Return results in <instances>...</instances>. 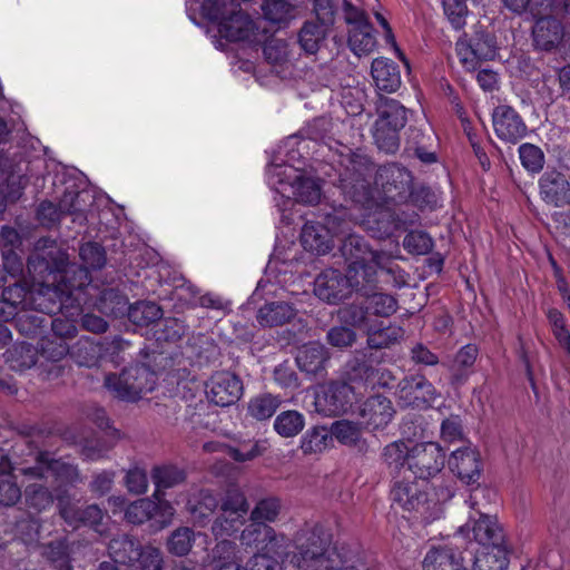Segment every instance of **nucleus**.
Here are the masks:
<instances>
[{"instance_id":"nucleus-43","label":"nucleus","mask_w":570,"mask_h":570,"mask_svg":"<svg viewBox=\"0 0 570 570\" xmlns=\"http://www.w3.org/2000/svg\"><path fill=\"white\" fill-rule=\"evenodd\" d=\"M279 396L269 393L252 397L247 405L248 415L257 421H265L272 417L281 406Z\"/></svg>"},{"instance_id":"nucleus-59","label":"nucleus","mask_w":570,"mask_h":570,"mask_svg":"<svg viewBox=\"0 0 570 570\" xmlns=\"http://www.w3.org/2000/svg\"><path fill=\"white\" fill-rule=\"evenodd\" d=\"M367 309L370 313L381 317H389L397 309V301L394 296L384 293L367 295Z\"/></svg>"},{"instance_id":"nucleus-53","label":"nucleus","mask_w":570,"mask_h":570,"mask_svg":"<svg viewBox=\"0 0 570 570\" xmlns=\"http://www.w3.org/2000/svg\"><path fill=\"white\" fill-rule=\"evenodd\" d=\"M155 509V500L153 498L138 499L126 508L125 519L132 524H142L146 521L153 520Z\"/></svg>"},{"instance_id":"nucleus-5","label":"nucleus","mask_w":570,"mask_h":570,"mask_svg":"<svg viewBox=\"0 0 570 570\" xmlns=\"http://www.w3.org/2000/svg\"><path fill=\"white\" fill-rule=\"evenodd\" d=\"M488 489H475L466 503L474 511L469 515L464 525L460 527L459 532L466 539L473 540L483 549L490 547H500L505 544V535L501 524L494 515L481 511L478 497L489 493Z\"/></svg>"},{"instance_id":"nucleus-25","label":"nucleus","mask_w":570,"mask_h":570,"mask_svg":"<svg viewBox=\"0 0 570 570\" xmlns=\"http://www.w3.org/2000/svg\"><path fill=\"white\" fill-rule=\"evenodd\" d=\"M543 200L554 206H563L570 202V185L566 176L558 171H548L540 179Z\"/></svg>"},{"instance_id":"nucleus-42","label":"nucleus","mask_w":570,"mask_h":570,"mask_svg":"<svg viewBox=\"0 0 570 570\" xmlns=\"http://www.w3.org/2000/svg\"><path fill=\"white\" fill-rule=\"evenodd\" d=\"M35 480V482L26 485L24 499L29 509L36 512H42L51 508L55 498L48 487Z\"/></svg>"},{"instance_id":"nucleus-46","label":"nucleus","mask_w":570,"mask_h":570,"mask_svg":"<svg viewBox=\"0 0 570 570\" xmlns=\"http://www.w3.org/2000/svg\"><path fill=\"white\" fill-rule=\"evenodd\" d=\"M377 272L381 271L382 275L385 276L384 282L392 287H403L407 279L405 272L393 262L391 255L385 252H381L374 262Z\"/></svg>"},{"instance_id":"nucleus-58","label":"nucleus","mask_w":570,"mask_h":570,"mask_svg":"<svg viewBox=\"0 0 570 570\" xmlns=\"http://www.w3.org/2000/svg\"><path fill=\"white\" fill-rule=\"evenodd\" d=\"M9 361L11 368L24 371L36 365L37 352L30 344L21 343L10 351Z\"/></svg>"},{"instance_id":"nucleus-52","label":"nucleus","mask_w":570,"mask_h":570,"mask_svg":"<svg viewBox=\"0 0 570 570\" xmlns=\"http://www.w3.org/2000/svg\"><path fill=\"white\" fill-rule=\"evenodd\" d=\"M39 312L32 309H23L17 313V327L20 333L27 336H33L47 327L49 324V316H45Z\"/></svg>"},{"instance_id":"nucleus-45","label":"nucleus","mask_w":570,"mask_h":570,"mask_svg":"<svg viewBox=\"0 0 570 570\" xmlns=\"http://www.w3.org/2000/svg\"><path fill=\"white\" fill-rule=\"evenodd\" d=\"M293 195L296 202L314 205L322 196L320 181L312 177L297 176L292 184Z\"/></svg>"},{"instance_id":"nucleus-27","label":"nucleus","mask_w":570,"mask_h":570,"mask_svg":"<svg viewBox=\"0 0 570 570\" xmlns=\"http://www.w3.org/2000/svg\"><path fill=\"white\" fill-rule=\"evenodd\" d=\"M371 73L379 91L392 94L401 87L402 81L399 67L390 59H374Z\"/></svg>"},{"instance_id":"nucleus-40","label":"nucleus","mask_w":570,"mask_h":570,"mask_svg":"<svg viewBox=\"0 0 570 570\" xmlns=\"http://www.w3.org/2000/svg\"><path fill=\"white\" fill-rule=\"evenodd\" d=\"M348 46L358 57L370 55L376 47L371 24L348 29Z\"/></svg>"},{"instance_id":"nucleus-20","label":"nucleus","mask_w":570,"mask_h":570,"mask_svg":"<svg viewBox=\"0 0 570 570\" xmlns=\"http://www.w3.org/2000/svg\"><path fill=\"white\" fill-rule=\"evenodd\" d=\"M328 360L327 348L320 343L304 345L296 355L298 368L311 379H322L325 376Z\"/></svg>"},{"instance_id":"nucleus-61","label":"nucleus","mask_w":570,"mask_h":570,"mask_svg":"<svg viewBox=\"0 0 570 570\" xmlns=\"http://www.w3.org/2000/svg\"><path fill=\"white\" fill-rule=\"evenodd\" d=\"M43 554L55 568L70 570L68 544L65 541L49 543Z\"/></svg>"},{"instance_id":"nucleus-30","label":"nucleus","mask_w":570,"mask_h":570,"mask_svg":"<svg viewBox=\"0 0 570 570\" xmlns=\"http://www.w3.org/2000/svg\"><path fill=\"white\" fill-rule=\"evenodd\" d=\"M29 299H30V284L26 281L22 283H14L13 285L7 286L2 292V302H0V311H3L4 305H8L11 311L7 316H3L4 321H8L10 317H14L18 312L16 309L20 308L29 309Z\"/></svg>"},{"instance_id":"nucleus-24","label":"nucleus","mask_w":570,"mask_h":570,"mask_svg":"<svg viewBox=\"0 0 570 570\" xmlns=\"http://www.w3.org/2000/svg\"><path fill=\"white\" fill-rule=\"evenodd\" d=\"M532 37L537 48L550 51L561 43L564 28L561 21L553 17H541L532 28Z\"/></svg>"},{"instance_id":"nucleus-22","label":"nucleus","mask_w":570,"mask_h":570,"mask_svg":"<svg viewBox=\"0 0 570 570\" xmlns=\"http://www.w3.org/2000/svg\"><path fill=\"white\" fill-rule=\"evenodd\" d=\"M423 570H466L462 553L451 546H433L422 561Z\"/></svg>"},{"instance_id":"nucleus-47","label":"nucleus","mask_w":570,"mask_h":570,"mask_svg":"<svg viewBox=\"0 0 570 570\" xmlns=\"http://www.w3.org/2000/svg\"><path fill=\"white\" fill-rule=\"evenodd\" d=\"M304 426V415L295 410L281 412L274 421V430L283 438L297 435Z\"/></svg>"},{"instance_id":"nucleus-33","label":"nucleus","mask_w":570,"mask_h":570,"mask_svg":"<svg viewBox=\"0 0 570 570\" xmlns=\"http://www.w3.org/2000/svg\"><path fill=\"white\" fill-rule=\"evenodd\" d=\"M70 356L79 366L91 367L102 356V346L90 337L82 336L70 347Z\"/></svg>"},{"instance_id":"nucleus-7","label":"nucleus","mask_w":570,"mask_h":570,"mask_svg":"<svg viewBox=\"0 0 570 570\" xmlns=\"http://www.w3.org/2000/svg\"><path fill=\"white\" fill-rule=\"evenodd\" d=\"M249 504L245 493L238 488L228 489L220 501V513L215 519L212 531L215 537H230L245 523Z\"/></svg>"},{"instance_id":"nucleus-16","label":"nucleus","mask_w":570,"mask_h":570,"mask_svg":"<svg viewBox=\"0 0 570 570\" xmlns=\"http://www.w3.org/2000/svg\"><path fill=\"white\" fill-rule=\"evenodd\" d=\"M314 293L330 304H336L351 295L345 274L334 268L325 269L316 277Z\"/></svg>"},{"instance_id":"nucleus-37","label":"nucleus","mask_w":570,"mask_h":570,"mask_svg":"<svg viewBox=\"0 0 570 570\" xmlns=\"http://www.w3.org/2000/svg\"><path fill=\"white\" fill-rule=\"evenodd\" d=\"M367 345L370 348L381 350L390 347L392 344L399 342L403 335V327L390 324L385 327H372L366 328Z\"/></svg>"},{"instance_id":"nucleus-34","label":"nucleus","mask_w":570,"mask_h":570,"mask_svg":"<svg viewBox=\"0 0 570 570\" xmlns=\"http://www.w3.org/2000/svg\"><path fill=\"white\" fill-rule=\"evenodd\" d=\"M377 119L384 120L390 127L403 129L407 122V110L395 99L380 97L377 104Z\"/></svg>"},{"instance_id":"nucleus-55","label":"nucleus","mask_w":570,"mask_h":570,"mask_svg":"<svg viewBox=\"0 0 570 570\" xmlns=\"http://www.w3.org/2000/svg\"><path fill=\"white\" fill-rule=\"evenodd\" d=\"M271 525L264 524L263 522L250 521L247 524L239 535V541L242 546L246 548H254L257 550H262L264 542H266V535L272 533L269 531Z\"/></svg>"},{"instance_id":"nucleus-57","label":"nucleus","mask_w":570,"mask_h":570,"mask_svg":"<svg viewBox=\"0 0 570 570\" xmlns=\"http://www.w3.org/2000/svg\"><path fill=\"white\" fill-rule=\"evenodd\" d=\"M263 53L266 61L274 66L287 62L291 57L288 42L285 39L274 37L265 41Z\"/></svg>"},{"instance_id":"nucleus-19","label":"nucleus","mask_w":570,"mask_h":570,"mask_svg":"<svg viewBox=\"0 0 570 570\" xmlns=\"http://www.w3.org/2000/svg\"><path fill=\"white\" fill-rule=\"evenodd\" d=\"M127 385V393L122 395L128 402L141 399L142 394L154 391L157 382L156 373L145 364H136L124 370V379Z\"/></svg>"},{"instance_id":"nucleus-62","label":"nucleus","mask_w":570,"mask_h":570,"mask_svg":"<svg viewBox=\"0 0 570 570\" xmlns=\"http://www.w3.org/2000/svg\"><path fill=\"white\" fill-rule=\"evenodd\" d=\"M410 449L402 441H395L387 444L382 453L384 462L394 469L403 468L407 465V453Z\"/></svg>"},{"instance_id":"nucleus-54","label":"nucleus","mask_w":570,"mask_h":570,"mask_svg":"<svg viewBox=\"0 0 570 570\" xmlns=\"http://www.w3.org/2000/svg\"><path fill=\"white\" fill-rule=\"evenodd\" d=\"M327 28L321 23L306 22L299 32V43L308 53H315L322 40H324Z\"/></svg>"},{"instance_id":"nucleus-13","label":"nucleus","mask_w":570,"mask_h":570,"mask_svg":"<svg viewBox=\"0 0 570 570\" xmlns=\"http://www.w3.org/2000/svg\"><path fill=\"white\" fill-rule=\"evenodd\" d=\"M22 473L32 480H43L50 474L68 484H75L82 480L76 465L55 460L50 458L49 453H40L36 465L23 469Z\"/></svg>"},{"instance_id":"nucleus-35","label":"nucleus","mask_w":570,"mask_h":570,"mask_svg":"<svg viewBox=\"0 0 570 570\" xmlns=\"http://www.w3.org/2000/svg\"><path fill=\"white\" fill-rule=\"evenodd\" d=\"M11 463L7 458L0 462V504L6 507L14 505L21 498V490L14 481Z\"/></svg>"},{"instance_id":"nucleus-2","label":"nucleus","mask_w":570,"mask_h":570,"mask_svg":"<svg viewBox=\"0 0 570 570\" xmlns=\"http://www.w3.org/2000/svg\"><path fill=\"white\" fill-rule=\"evenodd\" d=\"M338 187L345 198L360 204L367 212L362 217L363 227L376 238H386L392 235L395 223L390 209L374 205L371 178L374 165L361 150L347 149L341 154Z\"/></svg>"},{"instance_id":"nucleus-60","label":"nucleus","mask_w":570,"mask_h":570,"mask_svg":"<svg viewBox=\"0 0 570 570\" xmlns=\"http://www.w3.org/2000/svg\"><path fill=\"white\" fill-rule=\"evenodd\" d=\"M403 247L414 255H425L433 248V240L425 232H410L403 239Z\"/></svg>"},{"instance_id":"nucleus-6","label":"nucleus","mask_w":570,"mask_h":570,"mask_svg":"<svg viewBox=\"0 0 570 570\" xmlns=\"http://www.w3.org/2000/svg\"><path fill=\"white\" fill-rule=\"evenodd\" d=\"M108 551L115 563L126 566L128 570H163L161 551L154 546H141L132 535L111 539Z\"/></svg>"},{"instance_id":"nucleus-51","label":"nucleus","mask_w":570,"mask_h":570,"mask_svg":"<svg viewBox=\"0 0 570 570\" xmlns=\"http://www.w3.org/2000/svg\"><path fill=\"white\" fill-rule=\"evenodd\" d=\"M79 256L81 258V262L83 264L82 266H78L73 264L77 268H81L87 273V277H89L88 269H99L105 266L106 264V252L104 247L97 243H86L83 244L79 249ZM70 265H72L69 262ZM90 282V278L86 282L88 284Z\"/></svg>"},{"instance_id":"nucleus-38","label":"nucleus","mask_w":570,"mask_h":570,"mask_svg":"<svg viewBox=\"0 0 570 570\" xmlns=\"http://www.w3.org/2000/svg\"><path fill=\"white\" fill-rule=\"evenodd\" d=\"M200 537L205 540L207 538L206 534L196 533L191 528L179 527L168 537L167 549L171 554L177 557L187 556L196 539Z\"/></svg>"},{"instance_id":"nucleus-56","label":"nucleus","mask_w":570,"mask_h":570,"mask_svg":"<svg viewBox=\"0 0 570 570\" xmlns=\"http://www.w3.org/2000/svg\"><path fill=\"white\" fill-rule=\"evenodd\" d=\"M187 505L191 515L200 520L214 513L218 501L209 490H200L195 499L188 501Z\"/></svg>"},{"instance_id":"nucleus-21","label":"nucleus","mask_w":570,"mask_h":570,"mask_svg":"<svg viewBox=\"0 0 570 570\" xmlns=\"http://www.w3.org/2000/svg\"><path fill=\"white\" fill-rule=\"evenodd\" d=\"M450 469L466 484L475 483L481 475L480 454L475 449L463 448L452 452Z\"/></svg>"},{"instance_id":"nucleus-32","label":"nucleus","mask_w":570,"mask_h":570,"mask_svg":"<svg viewBox=\"0 0 570 570\" xmlns=\"http://www.w3.org/2000/svg\"><path fill=\"white\" fill-rule=\"evenodd\" d=\"M295 316L292 305L285 302H272L263 305L257 312V322L262 326H281Z\"/></svg>"},{"instance_id":"nucleus-26","label":"nucleus","mask_w":570,"mask_h":570,"mask_svg":"<svg viewBox=\"0 0 570 570\" xmlns=\"http://www.w3.org/2000/svg\"><path fill=\"white\" fill-rule=\"evenodd\" d=\"M345 278L351 294L360 292L370 295L377 285V269L373 263L348 264Z\"/></svg>"},{"instance_id":"nucleus-49","label":"nucleus","mask_w":570,"mask_h":570,"mask_svg":"<svg viewBox=\"0 0 570 570\" xmlns=\"http://www.w3.org/2000/svg\"><path fill=\"white\" fill-rule=\"evenodd\" d=\"M282 511V501L277 497H267L256 502L249 520L271 524L277 521Z\"/></svg>"},{"instance_id":"nucleus-48","label":"nucleus","mask_w":570,"mask_h":570,"mask_svg":"<svg viewBox=\"0 0 570 570\" xmlns=\"http://www.w3.org/2000/svg\"><path fill=\"white\" fill-rule=\"evenodd\" d=\"M331 441L332 435L325 426H314L302 436L301 450L306 455L322 453Z\"/></svg>"},{"instance_id":"nucleus-11","label":"nucleus","mask_w":570,"mask_h":570,"mask_svg":"<svg viewBox=\"0 0 570 570\" xmlns=\"http://www.w3.org/2000/svg\"><path fill=\"white\" fill-rule=\"evenodd\" d=\"M397 402L403 407L428 409L439 394L431 382L422 375L403 379L397 384Z\"/></svg>"},{"instance_id":"nucleus-39","label":"nucleus","mask_w":570,"mask_h":570,"mask_svg":"<svg viewBox=\"0 0 570 570\" xmlns=\"http://www.w3.org/2000/svg\"><path fill=\"white\" fill-rule=\"evenodd\" d=\"M262 10L268 21L279 26H286L297 17L296 7L286 0H265Z\"/></svg>"},{"instance_id":"nucleus-8","label":"nucleus","mask_w":570,"mask_h":570,"mask_svg":"<svg viewBox=\"0 0 570 570\" xmlns=\"http://www.w3.org/2000/svg\"><path fill=\"white\" fill-rule=\"evenodd\" d=\"M455 51L463 68L475 71L482 61L494 58L497 46L491 35L476 29L473 35L464 33L459 38Z\"/></svg>"},{"instance_id":"nucleus-50","label":"nucleus","mask_w":570,"mask_h":570,"mask_svg":"<svg viewBox=\"0 0 570 570\" xmlns=\"http://www.w3.org/2000/svg\"><path fill=\"white\" fill-rule=\"evenodd\" d=\"M129 320L139 326H147L163 316V309L154 302H137L127 308Z\"/></svg>"},{"instance_id":"nucleus-10","label":"nucleus","mask_w":570,"mask_h":570,"mask_svg":"<svg viewBox=\"0 0 570 570\" xmlns=\"http://www.w3.org/2000/svg\"><path fill=\"white\" fill-rule=\"evenodd\" d=\"M444 464L445 452L435 442L414 444L407 453V470L422 481L435 478Z\"/></svg>"},{"instance_id":"nucleus-64","label":"nucleus","mask_w":570,"mask_h":570,"mask_svg":"<svg viewBox=\"0 0 570 570\" xmlns=\"http://www.w3.org/2000/svg\"><path fill=\"white\" fill-rule=\"evenodd\" d=\"M548 320L552 325V332L557 341L563 345L570 355V333L566 327L564 316L558 309H549Z\"/></svg>"},{"instance_id":"nucleus-29","label":"nucleus","mask_w":570,"mask_h":570,"mask_svg":"<svg viewBox=\"0 0 570 570\" xmlns=\"http://www.w3.org/2000/svg\"><path fill=\"white\" fill-rule=\"evenodd\" d=\"M478 356L475 345L466 344L461 347L454 356L449 370L451 372V382L456 385L463 384L470 374Z\"/></svg>"},{"instance_id":"nucleus-41","label":"nucleus","mask_w":570,"mask_h":570,"mask_svg":"<svg viewBox=\"0 0 570 570\" xmlns=\"http://www.w3.org/2000/svg\"><path fill=\"white\" fill-rule=\"evenodd\" d=\"M396 127H390L384 120L376 119L373 128V138L377 148L386 154H394L400 148V131Z\"/></svg>"},{"instance_id":"nucleus-15","label":"nucleus","mask_w":570,"mask_h":570,"mask_svg":"<svg viewBox=\"0 0 570 570\" xmlns=\"http://www.w3.org/2000/svg\"><path fill=\"white\" fill-rule=\"evenodd\" d=\"M243 382L230 372L215 373L207 384V396L218 406L235 404L243 395Z\"/></svg>"},{"instance_id":"nucleus-4","label":"nucleus","mask_w":570,"mask_h":570,"mask_svg":"<svg viewBox=\"0 0 570 570\" xmlns=\"http://www.w3.org/2000/svg\"><path fill=\"white\" fill-rule=\"evenodd\" d=\"M203 9L209 20L217 22L220 37L228 41L254 45L265 39L264 30L234 0H205Z\"/></svg>"},{"instance_id":"nucleus-12","label":"nucleus","mask_w":570,"mask_h":570,"mask_svg":"<svg viewBox=\"0 0 570 570\" xmlns=\"http://www.w3.org/2000/svg\"><path fill=\"white\" fill-rule=\"evenodd\" d=\"M353 389L344 382H331L315 395V410L325 416L345 413L352 405Z\"/></svg>"},{"instance_id":"nucleus-63","label":"nucleus","mask_w":570,"mask_h":570,"mask_svg":"<svg viewBox=\"0 0 570 570\" xmlns=\"http://www.w3.org/2000/svg\"><path fill=\"white\" fill-rule=\"evenodd\" d=\"M519 155L521 164L529 171L538 173L543 168L544 156L539 147L532 144H523L519 147Z\"/></svg>"},{"instance_id":"nucleus-9","label":"nucleus","mask_w":570,"mask_h":570,"mask_svg":"<svg viewBox=\"0 0 570 570\" xmlns=\"http://www.w3.org/2000/svg\"><path fill=\"white\" fill-rule=\"evenodd\" d=\"M345 216V212L328 214L326 216V226L314 222L305 223L301 233L303 247L317 255L330 252L333 246L330 234H338L344 230V225L347 224Z\"/></svg>"},{"instance_id":"nucleus-1","label":"nucleus","mask_w":570,"mask_h":570,"mask_svg":"<svg viewBox=\"0 0 570 570\" xmlns=\"http://www.w3.org/2000/svg\"><path fill=\"white\" fill-rule=\"evenodd\" d=\"M30 284L29 309L51 316L72 307V293L86 285L87 273L69 264L68 255L58 249L49 258L33 254L28 258Z\"/></svg>"},{"instance_id":"nucleus-44","label":"nucleus","mask_w":570,"mask_h":570,"mask_svg":"<svg viewBox=\"0 0 570 570\" xmlns=\"http://www.w3.org/2000/svg\"><path fill=\"white\" fill-rule=\"evenodd\" d=\"M96 306L102 314L118 317L127 312L128 301L119 291L106 288L100 293Z\"/></svg>"},{"instance_id":"nucleus-31","label":"nucleus","mask_w":570,"mask_h":570,"mask_svg":"<svg viewBox=\"0 0 570 570\" xmlns=\"http://www.w3.org/2000/svg\"><path fill=\"white\" fill-rule=\"evenodd\" d=\"M508 551L504 546L490 547L475 552L471 570H507Z\"/></svg>"},{"instance_id":"nucleus-3","label":"nucleus","mask_w":570,"mask_h":570,"mask_svg":"<svg viewBox=\"0 0 570 570\" xmlns=\"http://www.w3.org/2000/svg\"><path fill=\"white\" fill-rule=\"evenodd\" d=\"M332 541L331 530L323 524H305L294 535L296 552L291 563L296 570H356L350 552Z\"/></svg>"},{"instance_id":"nucleus-28","label":"nucleus","mask_w":570,"mask_h":570,"mask_svg":"<svg viewBox=\"0 0 570 570\" xmlns=\"http://www.w3.org/2000/svg\"><path fill=\"white\" fill-rule=\"evenodd\" d=\"M341 252L348 264H374L376 256L381 253L373 250L362 236L355 234L345 237L341 246Z\"/></svg>"},{"instance_id":"nucleus-14","label":"nucleus","mask_w":570,"mask_h":570,"mask_svg":"<svg viewBox=\"0 0 570 570\" xmlns=\"http://www.w3.org/2000/svg\"><path fill=\"white\" fill-rule=\"evenodd\" d=\"M492 125L497 137L505 142L517 144L528 132L527 125L519 112L507 105H500L493 109Z\"/></svg>"},{"instance_id":"nucleus-23","label":"nucleus","mask_w":570,"mask_h":570,"mask_svg":"<svg viewBox=\"0 0 570 570\" xmlns=\"http://www.w3.org/2000/svg\"><path fill=\"white\" fill-rule=\"evenodd\" d=\"M395 414L390 399L383 395H373L366 399L360 407V416L372 429L386 426Z\"/></svg>"},{"instance_id":"nucleus-36","label":"nucleus","mask_w":570,"mask_h":570,"mask_svg":"<svg viewBox=\"0 0 570 570\" xmlns=\"http://www.w3.org/2000/svg\"><path fill=\"white\" fill-rule=\"evenodd\" d=\"M151 478L156 487L153 497H158V494H163L161 490L170 489L184 483L186 480V472L175 465H163L154 468Z\"/></svg>"},{"instance_id":"nucleus-17","label":"nucleus","mask_w":570,"mask_h":570,"mask_svg":"<svg viewBox=\"0 0 570 570\" xmlns=\"http://www.w3.org/2000/svg\"><path fill=\"white\" fill-rule=\"evenodd\" d=\"M376 184L382 186L387 198H401L411 189L412 176L404 167L389 164L380 167L376 171Z\"/></svg>"},{"instance_id":"nucleus-18","label":"nucleus","mask_w":570,"mask_h":570,"mask_svg":"<svg viewBox=\"0 0 570 570\" xmlns=\"http://www.w3.org/2000/svg\"><path fill=\"white\" fill-rule=\"evenodd\" d=\"M428 483L424 489L415 481H395L391 489L392 503L405 511H417L428 503Z\"/></svg>"}]
</instances>
